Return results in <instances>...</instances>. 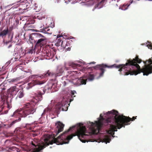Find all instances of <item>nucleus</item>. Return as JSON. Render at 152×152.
I'll return each mask as SVG.
<instances>
[{
  "label": "nucleus",
  "mask_w": 152,
  "mask_h": 152,
  "mask_svg": "<svg viewBox=\"0 0 152 152\" xmlns=\"http://www.w3.org/2000/svg\"><path fill=\"white\" fill-rule=\"evenodd\" d=\"M55 125L56 126L55 130L56 134H52L51 135H45L44 139V141L42 143V145H38V144L35 141L34 142L33 141H31V144L33 145L35 147L37 146V147L34 149L33 152H39L45 148L46 146L49 145H52L53 143H56L58 145L68 143L69 142V141L72 139L73 137L76 135L77 136L79 140L83 142H86V140L82 138L85 139L86 137L88 136V135L86 134V128L85 126H83V124L80 123L77 125V132L76 134H73L68 136L64 140V138L62 136L70 131L73 127H70L67 131H65L61 135L56 138L55 137L63 130L64 125L60 121H58L56 123Z\"/></svg>",
  "instance_id": "f257e3e1"
},
{
  "label": "nucleus",
  "mask_w": 152,
  "mask_h": 152,
  "mask_svg": "<svg viewBox=\"0 0 152 152\" xmlns=\"http://www.w3.org/2000/svg\"><path fill=\"white\" fill-rule=\"evenodd\" d=\"M149 48H152V44L147 45ZM142 61L141 59L139 58V56L136 55L135 57L132 59H129L127 60L125 65L119 64L117 65L114 64L111 66H108L106 64H102L98 65L95 66V69L100 71L99 76L102 77L105 71V68H111L115 67L119 68V71L121 72L123 69L126 71L125 72V75H137L141 72L143 73L144 75H148L152 73V57L148 61H144L145 64L144 67L141 69L140 66L138 64H140Z\"/></svg>",
  "instance_id": "f03ea898"
},
{
  "label": "nucleus",
  "mask_w": 152,
  "mask_h": 152,
  "mask_svg": "<svg viewBox=\"0 0 152 152\" xmlns=\"http://www.w3.org/2000/svg\"><path fill=\"white\" fill-rule=\"evenodd\" d=\"M106 115L109 116H112L114 118H112V121H114L116 125L110 124L109 132L111 135L114 134V132L117 131V129H120L123 127H125V125L129 124V122L131 121H134L137 117L133 116L131 118L129 116H126L123 115H119L118 112L116 110H113L107 113Z\"/></svg>",
  "instance_id": "7ed1b4c3"
},
{
  "label": "nucleus",
  "mask_w": 152,
  "mask_h": 152,
  "mask_svg": "<svg viewBox=\"0 0 152 152\" xmlns=\"http://www.w3.org/2000/svg\"><path fill=\"white\" fill-rule=\"evenodd\" d=\"M112 122V118L108 117L106 119L102 117L98 121H96L94 123L89 122V124L90 126H88L93 134H96L99 132L101 127L103 125H107L108 124L110 125Z\"/></svg>",
  "instance_id": "20e7f679"
},
{
  "label": "nucleus",
  "mask_w": 152,
  "mask_h": 152,
  "mask_svg": "<svg viewBox=\"0 0 152 152\" xmlns=\"http://www.w3.org/2000/svg\"><path fill=\"white\" fill-rule=\"evenodd\" d=\"M35 111L36 108L34 104L31 103H27L24 105L22 110L20 111L19 113L15 111L12 116L19 115L21 117L25 118L30 114H33Z\"/></svg>",
  "instance_id": "39448f33"
},
{
  "label": "nucleus",
  "mask_w": 152,
  "mask_h": 152,
  "mask_svg": "<svg viewBox=\"0 0 152 152\" xmlns=\"http://www.w3.org/2000/svg\"><path fill=\"white\" fill-rule=\"evenodd\" d=\"M56 84L55 83H49L45 86V89L44 88H41V90H41L37 91V93H35L37 97L38 98L39 101H41L42 100V95H43L46 90L47 89L48 91V92H54L55 91H56L57 89L56 87Z\"/></svg>",
  "instance_id": "423d86ee"
},
{
  "label": "nucleus",
  "mask_w": 152,
  "mask_h": 152,
  "mask_svg": "<svg viewBox=\"0 0 152 152\" xmlns=\"http://www.w3.org/2000/svg\"><path fill=\"white\" fill-rule=\"evenodd\" d=\"M86 80H85L81 78L79 79L77 78L72 79L71 80H66L64 81L63 84L64 86H66L69 82H71L75 85H85L86 84Z\"/></svg>",
  "instance_id": "0eeeda50"
},
{
  "label": "nucleus",
  "mask_w": 152,
  "mask_h": 152,
  "mask_svg": "<svg viewBox=\"0 0 152 152\" xmlns=\"http://www.w3.org/2000/svg\"><path fill=\"white\" fill-rule=\"evenodd\" d=\"M54 75V74L53 72L48 70L46 73H44L40 76H39L38 75H30L29 77L30 79L31 80L37 78H40L42 79L48 76H52Z\"/></svg>",
  "instance_id": "6e6552de"
},
{
  "label": "nucleus",
  "mask_w": 152,
  "mask_h": 152,
  "mask_svg": "<svg viewBox=\"0 0 152 152\" xmlns=\"http://www.w3.org/2000/svg\"><path fill=\"white\" fill-rule=\"evenodd\" d=\"M56 108L62 111H66L67 110V102L64 101L58 103L56 105Z\"/></svg>",
  "instance_id": "1a4fd4ad"
},
{
  "label": "nucleus",
  "mask_w": 152,
  "mask_h": 152,
  "mask_svg": "<svg viewBox=\"0 0 152 152\" xmlns=\"http://www.w3.org/2000/svg\"><path fill=\"white\" fill-rule=\"evenodd\" d=\"M57 39L56 40V42L55 43V45L57 46H59L60 45L63 47H64L66 46V44H65V43L66 42L65 41H62V39L61 38H58L60 37H62V36H61L59 35H58L57 36Z\"/></svg>",
  "instance_id": "9d476101"
},
{
  "label": "nucleus",
  "mask_w": 152,
  "mask_h": 152,
  "mask_svg": "<svg viewBox=\"0 0 152 152\" xmlns=\"http://www.w3.org/2000/svg\"><path fill=\"white\" fill-rule=\"evenodd\" d=\"M45 82L44 81H40L37 80H33L30 83L28 84L29 88H31L32 86L37 85H42Z\"/></svg>",
  "instance_id": "9b49d317"
},
{
  "label": "nucleus",
  "mask_w": 152,
  "mask_h": 152,
  "mask_svg": "<svg viewBox=\"0 0 152 152\" xmlns=\"http://www.w3.org/2000/svg\"><path fill=\"white\" fill-rule=\"evenodd\" d=\"M45 37L44 36V37L38 39L37 41L35 43V46L36 47L40 46L42 47L44 45V41L46 40Z\"/></svg>",
  "instance_id": "f8f14e48"
},
{
  "label": "nucleus",
  "mask_w": 152,
  "mask_h": 152,
  "mask_svg": "<svg viewBox=\"0 0 152 152\" xmlns=\"http://www.w3.org/2000/svg\"><path fill=\"white\" fill-rule=\"evenodd\" d=\"M9 32V30L8 27H7L6 29L0 32V37H1L2 39H4L6 37Z\"/></svg>",
  "instance_id": "ddd939ff"
},
{
  "label": "nucleus",
  "mask_w": 152,
  "mask_h": 152,
  "mask_svg": "<svg viewBox=\"0 0 152 152\" xmlns=\"http://www.w3.org/2000/svg\"><path fill=\"white\" fill-rule=\"evenodd\" d=\"M9 92L10 93L11 95L12 96L15 95L17 92L18 91L16 88V87L15 86L11 87L9 89Z\"/></svg>",
  "instance_id": "4468645a"
},
{
  "label": "nucleus",
  "mask_w": 152,
  "mask_h": 152,
  "mask_svg": "<svg viewBox=\"0 0 152 152\" xmlns=\"http://www.w3.org/2000/svg\"><path fill=\"white\" fill-rule=\"evenodd\" d=\"M67 64L68 66L69 67V68H72L73 69L77 68L81 66L80 64H78L77 63H75L72 62H69Z\"/></svg>",
  "instance_id": "2eb2a0df"
},
{
  "label": "nucleus",
  "mask_w": 152,
  "mask_h": 152,
  "mask_svg": "<svg viewBox=\"0 0 152 152\" xmlns=\"http://www.w3.org/2000/svg\"><path fill=\"white\" fill-rule=\"evenodd\" d=\"M32 35L34 36V37L35 39L37 40H37L38 39H40L42 37H44V36L41 34L39 33H33L32 34Z\"/></svg>",
  "instance_id": "dca6fc26"
},
{
  "label": "nucleus",
  "mask_w": 152,
  "mask_h": 152,
  "mask_svg": "<svg viewBox=\"0 0 152 152\" xmlns=\"http://www.w3.org/2000/svg\"><path fill=\"white\" fill-rule=\"evenodd\" d=\"M21 118H19L18 120H15L13 121L12 122H11L10 124H6L4 125V126L5 127V128H8L11 127L16 122L18 121H20L21 120Z\"/></svg>",
  "instance_id": "f3484780"
},
{
  "label": "nucleus",
  "mask_w": 152,
  "mask_h": 152,
  "mask_svg": "<svg viewBox=\"0 0 152 152\" xmlns=\"http://www.w3.org/2000/svg\"><path fill=\"white\" fill-rule=\"evenodd\" d=\"M45 56H48L49 58H52L53 57V55H52L51 52H50L48 49L44 50L43 51Z\"/></svg>",
  "instance_id": "a211bd4d"
},
{
  "label": "nucleus",
  "mask_w": 152,
  "mask_h": 152,
  "mask_svg": "<svg viewBox=\"0 0 152 152\" xmlns=\"http://www.w3.org/2000/svg\"><path fill=\"white\" fill-rule=\"evenodd\" d=\"M19 80L18 78L10 79L8 80V83L10 84L15 83L16 84L18 83Z\"/></svg>",
  "instance_id": "6ab92c4d"
},
{
  "label": "nucleus",
  "mask_w": 152,
  "mask_h": 152,
  "mask_svg": "<svg viewBox=\"0 0 152 152\" xmlns=\"http://www.w3.org/2000/svg\"><path fill=\"white\" fill-rule=\"evenodd\" d=\"M34 37V36L32 35H30L29 37V41L30 43L33 44V43H35L37 42V40L35 39Z\"/></svg>",
  "instance_id": "aec40b11"
},
{
  "label": "nucleus",
  "mask_w": 152,
  "mask_h": 152,
  "mask_svg": "<svg viewBox=\"0 0 152 152\" xmlns=\"http://www.w3.org/2000/svg\"><path fill=\"white\" fill-rule=\"evenodd\" d=\"M81 78H83V79L85 80H86V81H87V79H84L83 78V77H81ZM94 78V76L93 74H89V75L88 76V79L89 80V81H92L93 80ZM87 81H86V82Z\"/></svg>",
  "instance_id": "412c9836"
},
{
  "label": "nucleus",
  "mask_w": 152,
  "mask_h": 152,
  "mask_svg": "<svg viewBox=\"0 0 152 152\" xmlns=\"http://www.w3.org/2000/svg\"><path fill=\"white\" fill-rule=\"evenodd\" d=\"M103 140L104 142H105L107 144V142H110L111 140V139L107 135L105 136Z\"/></svg>",
  "instance_id": "4be33fe9"
},
{
  "label": "nucleus",
  "mask_w": 152,
  "mask_h": 152,
  "mask_svg": "<svg viewBox=\"0 0 152 152\" xmlns=\"http://www.w3.org/2000/svg\"><path fill=\"white\" fill-rule=\"evenodd\" d=\"M50 29L48 28H45V29H43L42 30V31L45 34H52V32L51 31L48 32V31H49Z\"/></svg>",
  "instance_id": "5701e85b"
},
{
  "label": "nucleus",
  "mask_w": 152,
  "mask_h": 152,
  "mask_svg": "<svg viewBox=\"0 0 152 152\" xmlns=\"http://www.w3.org/2000/svg\"><path fill=\"white\" fill-rule=\"evenodd\" d=\"M24 95V94L23 92V91L22 90H20L18 93V97L21 98L23 97Z\"/></svg>",
  "instance_id": "b1692460"
},
{
  "label": "nucleus",
  "mask_w": 152,
  "mask_h": 152,
  "mask_svg": "<svg viewBox=\"0 0 152 152\" xmlns=\"http://www.w3.org/2000/svg\"><path fill=\"white\" fill-rule=\"evenodd\" d=\"M63 69L62 68H61L60 69H59V73H57L56 74H55V75L56 76H58L60 75L63 72Z\"/></svg>",
  "instance_id": "393cba45"
},
{
  "label": "nucleus",
  "mask_w": 152,
  "mask_h": 152,
  "mask_svg": "<svg viewBox=\"0 0 152 152\" xmlns=\"http://www.w3.org/2000/svg\"><path fill=\"white\" fill-rule=\"evenodd\" d=\"M129 5H128L127 4H124L122 7H121L122 10H126L127 8L129 6Z\"/></svg>",
  "instance_id": "a878e982"
},
{
  "label": "nucleus",
  "mask_w": 152,
  "mask_h": 152,
  "mask_svg": "<svg viewBox=\"0 0 152 152\" xmlns=\"http://www.w3.org/2000/svg\"><path fill=\"white\" fill-rule=\"evenodd\" d=\"M50 107H47L44 110L43 114L45 113L46 112H48V111H50Z\"/></svg>",
  "instance_id": "bb28decb"
},
{
  "label": "nucleus",
  "mask_w": 152,
  "mask_h": 152,
  "mask_svg": "<svg viewBox=\"0 0 152 152\" xmlns=\"http://www.w3.org/2000/svg\"><path fill=\"white\" fill-rule=\"evenodd\" d=\"M35 17H36V18H37L39 20L42 19V18L40 14H39V15H37L36 16H35Z\"/></svg>",
  "instance_id": "cd10ccee"
},
{
  "label": "nucleus",
  "mask_w": 152,
  "mask_h": 152,
  "mask_svg": "<svg viewBox=\"0 0 152 152\" xmlns=\"http://www.w3.org/2000/svg\"><path fill=\"white\" fill-rule=\"evenodd\" d=\"M4 108V107L3 106L2 104L0 105V113L2 111Z\"/></svg>",
  "instance_id": "c85d7f7f"
},
{
  "label": "nucleus",
  "mask_w": 152,
  "mask_h": 152,
  "mask_svg": "<svg viewBox=\"0 0 152 152\" xmlns=\"http://www.w3.org/2000/svg\"><path fill=\"white\" fill-rule=\"evenodd\" d=\"M106 0H102L99 2V4L102 5L103 4Z\"/></svg>",
  "instance_id": "c756f323"
},
{
  "label": "nucleus",
  "mask_w": 152,
  "mask_h": 152,
  "mask_svg": "<svg viewBox=\"0 0 152 152\" xmlns=\"http://www.w3.org/2000/svg\"><path fill=\"white\" fill-rule=\"evenodd\" d=\"M32 136L33 137H35V136H37V134H35V133L32 134Z\"/></svg>",
  "instance_id": "7c9ffc66"
},
{
  "label": "nucleus",
  "mask_w": 152,
  "mask_h": 152,
  "mask_svg": "<svg viewBox=\"0 0 152 152\" xmlns=\"http://www.w3.org/2000/svg\"><path fill=\"white\" fill-rule=\"evenodd\" d=\"M12 46V45L10 44L8 47V48H10Z\"/></svg>",
  "instance_id": "2f4dec72"
},
{
  "label": "nucleus",
  "mask_w": 152,
  "mask_h": 152,
  "mask_svg": "<svg viewBox=\"0 0 152 152\" xmlns=\"http://www.w3.org/2000/svg\"><path fill=\"white\" fill-rule=\"evenodd\" d=\"M133 0H130V4H132V3L133 2Z\"/></svg>",
  "instance_id": "473e14b6"
},
{
  "label": "nucleus",
  "mask_w": 152,
  "mask_h": 152,
  "mask_svg": "<svg viewBox=\"0 0 152 152\" xmlns=\"http://www.w3.org/2000/svg\"><path fill=\"white\" fill-rule=\"evenodd\" d=\"M10 42L9 41L6 42H5V43L7 45L8 43Z\"/></svg>",
  "instance_id": "72a5a7b5"
},
{
  "label": "nucleus",
  "mask_w": 152,
  "mask_h": 152,
  "mask_svg": "<svg viewBox=\"0 0 152 152\" xmlns=\"http://www.w3.org/2000/svg\"><path fill=\"white\" fill-rule=\"evenodd\" d=\"M4 89V88L1 89V90L0 91V92H2L3 91V90Z\"/></svg>",
  "instance_id": "f704fd0d"
},
{
  "label": "nucleus",
  "mask_w": 152,
  "mask_h": 152,
  "mask_svg": "<svg viewBox=\"0 0 152 152\" xmlns=\"http://www.w3.org/2000/svg\"><path fill=\"white\" fill-rule=\"evenodd\" d=\"M13 37V36H12V37H11V39H10V41H12V39Z\"/></svg>",
  "instance_id": "c9c22d12"
},
{
  "label": "nucleus",
  "mask_w": 152,
  "mask_h": 152,
  "mask_svg": "<svg viewBox=\"0 0 152 152\" xmlns=\"http://www.w3.org/2000/svg\"><path fill=\"white\" fill-rule=\"evenodd\" d=\"M77 63H80V61H77Z\"/></svg>",
  "instance_id": "e433bc0d"
},
{
  "label": "nucleus",
  "mask_w": 152,
  "mask_h": 152,
  "mask_svg": "<svg viewBox=\"0 0 152 152\" xmlns=\"http://www.w3.org/2000/svg\"><path fill=\"white\" fill-rule=\"evenodd\" d=\"M28 118H32V117H31V116H29L28 117Z\"/></svg>",
  "instance_id": "4c0bfd02"
},
{
  "label": "nucleus",
  "mask_w": 152,
  "mask_h": 152,
  "mask_svg": "<svg viewBox=\"0 0 152 152\" xmlns=\"http://www.w3.org/2000/svg\"><path fill=\"white\" fill-rule=\"evenodd\" d=\"M71 37H69V38H68V39H71Z\"/></svg>",
  "instance_id": "58836bf2"
},
{
  "label": "nucleus",
  "mask_w": 152,
  "mask_h": 152,
  "mask_svg": "<svg viewBox=\"0 0 152 152\" xmlns=\"http://www.w3.org/2000/svg\"><path fill=\"white\" fill-rule=\"evenodd\" d=\"M2 8V7L1 6H0V9H1Z\"/></svg>",
  "instance_id": "ea45409f"
},
{
  "label": "nucleus",
  "mask_w": 152,
  "mask_h": 152,
  "mask_svg": "<svg viewBox=\"0 0 152 152\" xmlns=\"http://www.w3.org/2000/svg\"><path fill=\"white\" fill-rule=\"evenodd\" d=\"M37 102H35L34 101V102H35V103H37Z\"/></svg>",
  "instance_id": "a19ab883"
},
{
  "label": "nucleus",
  "mask_w": 152,
  "mask_h": 152,
  "mask_svg": "<svg viewBox=\"0 0 152 152\" xmlns=\"http://www.w3.org/2000/svg\"><path fill=\"white\" fill-rule=\"evenodd\" d=\"M100 116L101 117V114H100Z\"/></svg>",
  "instance_id": "79ce46f5"
},
{
  "label": "nucleus",
  "mask_w": 152,
  "mask_h": 152,
  "mask_svg": "<svg viewBox=\"0 0 152 152\" xmlns=\"http://www.w3.org/2000/svg\"><path fill=\"white\" fill-rule=\"evenodd\" d=\"M8 106V107H9V105H8V106Z\"/></svg>",
  "instance_id": "37998d69"
},
{
  "label": "nucleus",
  "mask_w": 152,
  "mask_h": 152,
  "mask_svg": "<svg viewBox=\"0 0 152 152\" xmlns=\"http://www.w3.org/2000/svg\"><path fill=\"white\" fill-rule=\"evenodd\" d=\"M72 41L71 40H70L69 41V42H70V41Z\"/></svg>",
  "instance_id": "c03bdc74"
},
{
  "label": "nucleus",
  "mask_w": 152,
  "mask_h": 152,
  "mask_svg": "<svg viewBox=\"0 0 152 152\" xmlns=\"http://www.w3.org/2000/svg\"><path fill=\"white\" fill-rule=\"evenodd\" d=\"M91 63H90V64H91Z\"/></svg>",
  "instance_id": "a18cd8bd"
},
{
  "label": "nucleus",
  "mask_w": 152,
  "mask_h": 152,
  "mask_svg": "<svg viewBox=\"0 0 152 152\" xmlns=\"http://www.w3.org/2000/svg\"><path fill=\"white\" fill-rule=\"evenodd\" d=\"M1 68H0V71H1Z\"/></svg>",
  "instance_id": "49530a36"
},
{
  "label": "nucleus",
  "mask_w": 152,
  "mask_h": 152,
  "mask_svg": "<svg viewBox=\"0 0 152 152\" xmlns=\"http://www.w3.org/2000/svg\"><path fill=\"white\" fill-rule=\"evenodd\" d=\"M1 86V85L0 86Z\"/></svg>",
  "instance_id": "de8ad7c7"
}]
</instances>
